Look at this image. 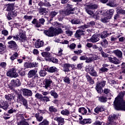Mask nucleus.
Returning a JSON list of instances; mask_svg holds the SVG:
<instances>
[{"mask_svg":"<svg viewBox=\"0 0 125 125\" xmlns=\"http://www.w3.org/2000/svg\"><path fill=\"white\" fill-rule=\"evenodd\" d=\"M125 92H120L118 96L115 98V100L114 101V108L115 110H118L117 107V108L118 107H119V106H122V107H123L125 104V102L124 101V96H125Z\"/></svg>","mask_w":125,"mask_h":125,"instance_id":"1","label":"nucleus"},{"mask_svg":"<svg viewBox=\"0 0 125 125\" xmlns=\"http://www.w3.org/2000/svg\"><path fill=\"white\" fill-rule=\"evenodd\" d=\"M85 6H86L84 7L85 11L89 15H93V11L91 10V9L94 10L98 8V5L96 4H85Z\"/></svg>","mask_w":125,"mask_h":125,"instance_id":"2","label":"nucleus"},{"mask_svg":"<svg viewBox=\"0 0 125 125\" xmlns=\"http://www.w3.org/2000/svg\"><path fill=\"white\" fill-rule=\"evenodd\" d=\"M17 102L21 103L26 109H29V105H28V101L23 97L21 94H18L17 96Z\"/></svg>","mask_w":125,"mask_h":125,"instance_id":"3","label":"nucleus"},{"mask_svg":"<svg viewBox=\"0 0 125 125\" xmlns=\"http://www.w3.org/2000/svg\"><path fill=\"white\" fill-rule=\"evenodd\" d=\"M37 73H38V70H31L28 72L27 77L29 79H37V78H39V75Z\"/></svg>","mask_w":125,"mask_h":125,"instance_id":"4","label":"nucleus"},{"mask_svg":"<svg viewBox=\"0 0 125 125\" xmlns=\"http://www.w3.org/2000/svg\"><path fill=\"white\" fill-rule=\"evenodd\" d=\"M7 77L10 78H17L18 77V73L16 72L15 68H12L11 69H9L6 73Z\"/></svg>","mask_w":125,"mask_h":125,"instance_id":"5","label":"nucleus"},{"mask_svg":"<svg viewBox=\"0 0 125 125\" xmlns=\"http://www.w3.org/2000/svg\"><path fill=\"white\" fill-rule=\"evenodd\" d=\"M106 84V81H103L100 83L98 82L97 83V85L96 86V89L98 93H101V90H102V88L105 86Z\"/></svg>","mask_w":125,"mask_h":125,"instance_id":"6","label":"nucleus"},{"mask_svg":"<svg viewBox=\"0 0 125 125\" xmlns=\"http://www.w3.org/2000/svg\"><path fill=\"white\" fill-rule=\"evenodd\" d=\"M5 99L10 102H16V96L13 94H8L4 96Z\"/></svg>","mask_w":125,"mask_h":125,"instance_id":"7","label":"nucleus"},{"mask_svg":"<svg viewBox=\"0 0 125 125\" xmlns=\"http://www.w3.org/2000/svg\"><path fill=\"white\" fill-rule=\"evenodd\" d=\"M26 120L24 118V117L21 116L17 119L18 125H30L28 122H26Z\"/></svg>","mask_w":125,"mask_h":125,"instance_id":"8","label":"nucleus"},{"mask_svg":"<svg viewBox=\"0 0 125 125\" xmlns=\"http://www.w3.org/2000/svg\"><path fill=\"white\" fill-rule=\"evenodd\" d=\"M87 70H88L89 74H90V76H92V77H98L97 72L94 70V67L89 65L87 67Z\"/></svg>","mask_w":125,"mask_h":125,"instance_id":"9","label":"nucleus"},{"mask_svg":"<svg viewBox=\"0 0 125 125\" xmlns=\"http://www.w3.org/2000/svg\"><path fill=\"white\" fill-rule=\"evenodd\" d=\"M99 35L97 34H94L90 39H87V41L89 42H93V43H94L99 42Z\"/></svg>","mask_w":125,"mask_h":125,"instance_id":"10","label":"nucleus"},{"mask_svg":"<svg viewBox=\"0 0 125 125\" xmlns=\"http://www.w3.org/2000/svg\"><path fill=\"white\" fill-rule=\"evenodd\" d=\"M84 33H85V30L83 29L80 26V29L76 31L75 34V38H81L82 36H84Z\"/></svg>","mask_w":125,"mask_h":125,"instance_id":"11","label":"nucleus"},{"mask_svg":"<svg viewBox=\"0 0 125 125\" xmlns=\"http://www.w3.org/2000/svg\"><path fill=\"white\" fill-rule=\"evenodd\" d=\"M43 33L47 37H54V28H50L48 30H44Z\"/></svg>","mask_w":125,"mask_h":125,"instance_id":"12","label":"nucleus"},{"mask_svg":"<svg viewBox=\"0 0 125 125\" xmlns=\"http://www.w3.org/2000/svg\"><path fill=\"white\" fill-rule=\"evenodd\" d=\"M8 44H9L8 47L11 49H13V50H15V49H17L18 48V45L14 41H11L8 42Z\"/></svg>","mask_w":125,"mask_h":125,"instance_id":"13","label":"nucleus"},{"mask_svg":"<svg viewBox=\"0 0 125 125\" xmlns=\"http://www.w3.org/2000/svg\"><path fill=\"white\" fill-rule=\"evenodd\" d=\"M108 60L110 63H113V64H115V65H118V64L121 63V61L116 57H113V58L109 57H108Z\"/></svg>","mask_w":125,"mask_h":125,"instance_id":"14","label":"nucleus"},{"mask_svg":"<svg viewBox=\"0 0 125 125\" xmlns=\"http://www.w3.org/2000/svg\"><path fill=\"white\" fill-rule=\"evenodd\" d=\"M51 83H52V80L51 79H45L43 82V86L45 89H47L48 87L51 86Z\"/></svg>","mask_w":125,"mask_h":125,"instance_id":"15","label":"nucleus"},{"mask_svg":"<svg viewBox=\"0 0 125 125\" xmlns=\"http://www.w3.org/2000/svg\"><path fill=\"white\" fill-rule=\"evenodd\" d=\"M54 24H55L56 27L55 29L54 28V35H59V34H62L63 33V31H62V29L61 28H57L59 26H60V24H59L57 22H54Z\"/></svg>","mask_w":125,"mask_h":125,"instance_id":"16","label":"nucleus"},{"mask_svg":"<svg viewBox=\"0 0 125 125\" xmlns=\"http://www.w3.org/2000/svg\"><path fill=\"white\" fill-rule=\"evenodd\" d=\"M99 59V57L97 55H94L92 57L87 58L86 59L85 62L86 63H91V62H93V61H95V60H98Z\"/></svg>","mask_w":125,"mask_h":125,"instance_id":"17","label":"nucleus"},{"mask_svg":"<svg viewBox=\"0 0 125 125\" xmlns=\"http://www.w3.org/2000/svg\"><path fill=\"white\" fill-rule=\"evenodd\" d=\"M22 92L23 96H32L33 95V92L31 90H29L28 89H22Z\"/></svg>","mask_w":125,"mask_h":125,"instance_id":"18","label":"nucleus"},{"mask_svg":"<svg viewBox=\"0 0 125 125\" xmlns=\"http://www.w3.org/2000/svg\"><path fill=\"white\" fill-rule=\"evenodd\" d=\"M113 53L119 59H123V52L122 51L117 49L113 51Z\"/></svg>","mask_w":125,"mask_h":125,"instance_id":"19","label":"nucleus"},{"mask_svg":"<svg viewBox=\"0 0 125 125\" xmlns=\"http://www.w3.org/2000/svg\"><path fill=\"white\" fill-rule=\"evenodd\" d=\"M0 108H2L3 110L6 111L8 108V103L6 101H0Z\"/></svg>","mask_w":125,"mask_h":125,"instance_id":"20","label":"nucleus"},{"mask_svg":"<svg viewBox=\"0 0 125 125\" xmlns=\"http://www.w3.org/2000/svg\"><path fill=\"white\" fill-rule=\"evenodd\" d=\"M74 64H70L69 63H65L63 64V70L64 72H70V68H74Z\"/></svg>","mask_w":125,"mask_h":125,"instance_id":"21","label":"nucleus"},{"mask_svg":"<svg viewBox=\"0 0 125 125\" xmlns=\"http://www.w3.org/2000/svg\"><path fill=\"white\" fill-rule=\"evenodd\" d=\"M54 121L57 122L58 125H64V124H65L64 118H62V117H56L54 118Z\"/></svg>","mask_w":125,"mask_h":125,"instance_id":"22","label":"nucleus"},{"mask_svg":"<svg viewBox=\"0 0 125 125\" xmlns=\"http://www.w3.org/2000/svg\"><path fill=\"white\" fill-rule=\"evenodd\" d=\"M105 108L103 105H98L95 109L94 112L97 114H99L100 112H103L105 111Z\"/></svg>","mask_w":125,"mask_h":125,"instance_id":"23","label":"nucleus"},{"mask_svg":"<svg viewBox=\"0 0 125 125\" xmlns=\"http://www.w3.org/2000/svg\"><path fill=\"white\" fill-rule=\"evenodd\" d=\"M19 37H20L21 41L26 40V33L25 31L22 29H20L19 30Z\"/></svg>","mask_w":125,"mask_h":125,"instance_id":"24","label":"nucleus"},{"mask_svg":"<svg viewBox=\"0 0 125 125\" xmlns=\"http://www.w3.org/2000/svg\"><path fill=\"white\" fill-rule=\"evenodd\" d=\"M57 14H58V11H51L49 14L50 21H52L53 18H54Z\"/></svg>","mask_w":125,"mask_h":125,"instance_id":"25","label":"nucleus"},{"mask_svg":"<svg viewBox=\"0 0 125 125\" xmlns=\"http://www.w3.org/2000/svg\"><path fill=\"white\" fill-rule=\"evenodd\" d=\"M44 22H45L44 19H39L38 22L35 25V27H36V28H40V27H42V25L44 24Z\"/></svg>","mask_w":125,"mask_h":125,"instance_id":"26","label":"nucleus"},{"mask_svg":"<svg viewBox=\"0 0 125 125\" xmlns=\"http://www.w3.org/2000/svg\"><path fill=\"white\" fill-rule=\"evenodd\" d=\"M117 115L113 114H111V115H110L108 117V120H109L110 121V123H111V124L112 125H116V123H115L114 122H113V121H114V120H115V119H116L117 118Z\"/></svg>","mask_w":125,"mask_h":125,"instance_id":"27","label":"nucleus"},{"mask_svg":"<svg viewBox=\"0 0 125 125\" xmlns=\"http://www.w3.org/2000/svg\"><path fill=\"white\" fill-rule=\"evenodd\" d=\"M12 85L13 86H19L21 83H20V80L17 79L16 80H12L11 81Z\"/></svg>","mask_w":125,"mask_h":125,"instance_id":"28","label":"nucleus"},{"mask_svg":"<svg viewBox=\"0 0 125 125\" xmlns=\"http://www.w3.org/2000/svg\"><path fill=\"white\" fill-rule=\"evenodd\" d=\"M39 13L41 15H46L47 12L45 8L41 7L39 9Z\"/></svg>","mask_w":125,"mask_h":125,"instance_id":"29","label":"nucleus"},{"mask_svg":"<svg viewBox=\"0 0 125 125\" xmlns=\"http://www.w3.org/2000/svg\"><path fill=\"white\" fill-rule=\"evenodd\" d=\"M47 71L49 73H55V72H58V69L55 66H51L49 68H47Z\"/></svg>","mask_w":125,"mask_h":125,"instance_id":"30","label":"nucleus"},{"mask_svg":"<svg viewBox=\"0 0 125 125\" xmlns=\"http://www.w3.org/2000/svg\"><path fill=\"white\" fill-rule=\"evenodd\" d=\"M72 14L71 11L68 10H66V11H62L61 12V14L63 17L67 16L68 15H70V14Z\"/></svg>","mask_w":125,"mask_h":125,"instance_id":"31","label":"nucleus"},{"mask_svg":"<svg viewBox=\"0 0 125 125\" xmlns=\"http://www.w3.org/2000/svg\"><path fill=\"white\" fill-rule=\"evenodd\" d=\"M107 97L105 96H102L99 97V101L102 103H106V102H107Z\"/></svg>","mask_w":125,"mask_h":125,"instance_id":"32","label":"nucleus"},{"mask_svg":"<svg viewBox=\"0 0 125 125\" xmlns=\"http://www.w3.org/2000/svg\"><path fill=\"white\" fill-rule=\"evenodd\" d=\"M85 77L87 81H88V82L90 83H91V84H93V83H94V81L93 80V79H92V78L89 75L87 74L85 75Z\"/></svg>","mask_w":125,"mask_h":125,"instance_id":"33","label":"nucleus"},{"mask_svg":"<svg viewBox=\"0 0 125 125\" xmlns=\"http://www.w3.org/2000/svg\"><path fill=\"white\" fill-rule=\"evenodd\" d=\"M21 44L24 46V47H25V48H28V46L29 45V42H28L27 40L26 39H23L21 40Z\"/></svg>","mask_w":125,"mask_h":125,"instance_id":"34","label":"nucleus"},{"mask_svg":"<svg viewBox=\"0 0 125 125\" xmlns=\"http://www.w3.org/2000/svg\"><path fill=\"white\" fill-rule=\"evenodd\" d=\"M99 71L100 74H102L103 73H107V72L109 71V68L103 66L102 68L99 69Z\"/></svg>","mask_w":125,"mask_h":125,"instance_id":"35","label":"nucleus"},{"mask_svg":"<svg viewBox=\"0 0 125 125\" xmlns=\"http://www.w3.org/2000/svg\"><path fill=\"white\" fill-rule=\"evenodd\" d=\"M35 46L36 48H40V47L43 46V42L40 41L36 42L35 43Z\"/></svg>","mask_w":125,"mask_h":125,"instance_id":"36","label":"nucleus"},{"mask_svg":"<svg viewBox=\"0 0 125 125\" xmlns=\"http://www.w3.org/2000/svg\"><path fill=\"white\" fill-rule=\"evenodd\" d=\"M78 112H79V113H81L82 115H84V114H86V113H87V110L84 107H80L78 109Z\"/></svg>","mask_w":125,"mask_h":125,"instance_id":"37","label":"nucleus"},{"mask_svg":"<svg viewBox=\"0 0 125 125\" xmlns=\"http://www.w3.org/2000/svg\"><path fill=\"white\" fill-rule=\"evenodd\" d=\"M71 23L75 25H79L81 23V21L79 19H74L70 21Z\"/></svg>","mask_w":125,"mask_h":125,"instance_id":"38","label":"nucleus"},{"mask_svg":"<svg viewBox=\"0 0 125 125\" xmlns=\"http://www.w3.org/2000/svg\"><path fill=\"white\" fill-rule=\"evenodd\" d=\"M42 55L45 58H50V53L48 52H43L42 53Z\"/></svg>","mask_w":125,"mask_h":125,"instance_id":"39","label":"nucleus"},{"mask_svg":"<svg viewBox=\"0 0 125 125\" xmlns=\"http://www.w3.org/2000/svg\"><path fill=\"white\" fill-rule=\"evenodd\" d=\"M35 117L36 118L37 122H42L43 119L42 116H40V113H36Z\"/></svg>","mask_w":125,"mask_h":125,"instance_id":"40","label":"nucleus"},{"mask_svg":"<svg viewBox=\"0 0 125 125\" xmlns=\"http://www.w3.org/2000/svg\"><path fill=\"white\" fill-rule=\"evenodd\" d=\"M109 36V33H108V31H104L101 34V39H105V38H107Z\"/></svg>","mask_w":125,"mask_h":125,"instance_id":"41","label":"nucleus"},{"mask_svg":"<svg viewBox=\"0 0 125 125\" xmlns=\"http://www.w3.org/2000/svg\"><path fill=\"white\" fill-rule=\"evenodd\" d=\"M101 52V54L102 56V57H103V58H107V57L108 58V59H109V55H108V54L104 52V51H103V50H102V49H101V51H100Z\"/></svg>","mask_w":125,"mask_h":125,"instance_id":"42","label":"nucleus"},{"mask_svg":"<svg viewBox=\"0 0 125 125\" xmlns=\"http://www.w3.org/2000/svg\"><path fill=\"white\" fill-rule=\"evenodd\" d=\"M49 111L51 113H56L57 112V108L54 106H50L49 107Z\"/></svg>","mask_w":125,"mask_h":125,"instance_id":"43","label":"nucleus"},{"mask_svg":"<svg viewBox=\"0 0 125 125\" xmlns=\"http://www.w3.org/2000/svg\"><path fill=\"white\" fill-rule=\"evenodd\" d=\"M81 124L83 125H86V124H91V121L90 119H84L83 121H81Z\"/></svg>","mask_w":125,"mask_h":125,"instance_id":"44","label":"nucleus"},{"mask_svg":"<svg viewBox=\"0 0 125 125\" xmlns=\"http://www.w3.org/2000/svg\"><path fill=\"white\" fill-rule=\"evenodd\" d=\"M50 94L52 96H53L54 98L55 99H56L57 98H58V95L56 92H55L54 90H52L50 92Z\"/></svg>","mask_w":125,"mask_h":125,"instance_id":"45","label":"nucleus"},{"mask_svg":"<svg viewBox=\"0 0 125 125\" xmlns=\"http://www.w3.org/2000/svg\"><path fill=\"white\" fill-rule=\"evenodd\" d=\"M7 6V10L8 11H10V10H12L13 9V4H7L6 5Z\"/></svg>","mask_w":125,"mask_h":125,"instance_id":"46","label":"nucleus"},{"mask_svg":"<svg viewBox=\"0 0 125 125\" xmlns=\"http://www.w3.org/2000/svg\"><path fill=\"white\" fill-rule=\"evenodd\" d=\"M41 101H43V102H48L50 101L49 99V97L47 96H42Z\"/></svg>","mask_w":125,"mask_h":125,"instance_id":"47","label":"nucleus"},{"mask_svg":"<svg viewBox=\"0 0 125 125\" xmlns=\"http://www.w3.org/2000/svg\"><path fill=\"white\" fill-rule=\"evenodd\" d=\"M114 12H115V10L114 9H109L106 11V13L108 15L110 16V18L112 17V16H113V14H114Z\"/></svg>","mask_w":125,"mask_h":125,"instance_id":"48","label":"nucleus"},{"mask_svg":"<svg viewBox=\"0 0 125 125\" xmlns=\"http://www.w3.org/2000/svg\"><path fill=\"white\" fill-rule=\"evenodd\" d=\"M23 19L28 20V21H31L33 19V16L24 15L23 16Z\"/></svg>","mask_w":125,"mask_h":125,"instance_id":"49","label":"nucleus"},{"mask_svg":"<svg viewBox=\"0 0 125 125\" xmlns=\"http://www.w3.org/2000/svg\"><path fill=\"white\" fill-rule=\"evenodd\" d=\"M63 82L65 83H67V84H70L71 82V80H70V78L68 77V76H66L63 78Z\"/></svg>","mask_w":125,"mask_h":125,"instance_id":"50","label":"nucleus"},{"mask_svg":"<svg viewBox=\"0 0 125 125\" xmlns=\"http://www.w3.org/2000/svg\"><path fill=\"white\" fill-rule=\"evenodd\" d=\"M39 125H49V122L46 120H43L42 122L39 124Z\"/></svg>","mask_w":125,"mask_h":125,"instance_id":"51","label":"nucleus"},{"mask_svg":"<svg viewBox=\"0 0 125 125\" xmlns=\"http://www.w3.org/2000/svg\"><path fill=\"white\" fill-rule=\"evenodd\" d=\"M101 44L104 47H106V46L108 45V41H107V40L106 39H104L103 42H101Z\"/></svg>","mask_w":125,"mask_h":125,"instance_id":"52","label":"nucleus"},{"mask_svg":"<svg viewBox=\"0 0 125 125\" xmlns=\"http://www.w3.org/2000/svg\"><path fill=\"white\" fill-rule=\"evenodd\" d=\"M66 7L68 8L67 10H69L70 12L75 10V8H73V5L70 4H67Z\"/></svg>","mask_w":125,"mask_h":125,"instance_id":"53","label":"nucleus"},{"mask_svg":"<svg viewBox=\"0 0 125 125\" xmlns=\"http://www.w3.org/2000/svg\"><path fill=\"white\" fill-rule=\"evenodd\" d=\"M46 71L45 70H41L39 72L40 77H45L46 76Z\"/></svg>","mask_w":125,"mask_h":125,"instance_id":"54","label":"nucleus"},{"mask_svg":"<svg viewBox=\"0 0 125 125\" xmlns=\"http://www.w3.org/2000/svg\"><path fill=\"white\" fill-rule=\"evenodd\" d=\"M61 114L62 115H64L65 116H69V115H70V112H69V110L65 109L64 110H62L61 111Z\"/></svg>","mask_w":125,"mask_h":125,"instance_id":"55","label":"nucleus"},{"mask_svg":"<svg viewBox=\"0 0 125 125\" xmlns=\"http://www.w3.org/2000/svg\"><path fill=\"white\" fill-rule=\"evenodd\" d=\"M110 18H103L101 19V21L102 22H103V23H107V22H109V20L110 19Z\"/></svg>","mask_w":125,"mask_h":125,"instance_id":"56","label":"nucleus"},{"mask_svg":"<svg viewBox=\"0 0 125 125\" xmlns=\"http://www.w3.org/2000/svg\"><path fill=\"white\" fill-rule=\"evenodd\" d=\"M17 56H18V53L17 52L15 53L14 54H13L11 57H10V59L11 60H12V61L13 60H15V59H16V58H17Z\"/></svg>","mask_w":125,"mask_h":125,"instance_id":"57","label":"nucleus"},{"mask_svg":"<svg viewBox=\"0 0 125 125\" xmlns=\"http://www.w3.org/2000/svg\"><path fill=\"white\" fill-rule=\"evenodd\" d=\"M14 17L15 16H17V14L15 11H11L10 13H8V16Z\"/></svg>","mask_w":125,"mask_h":125,"instance_id":"58","label":"nucleus"},{"mask_svg":"<svg viewBox=\"0 0 125 125\" xmlns=\"http://www.w3.org/2000/svg\"><path fill=\"white\" fill-rule=\"evenodd\" d=\"M5 49V45L2 43H0V52H2Z\"/></svg>","mask_w":125,"mask_h":125,"instance_id":"59","label":"nucleus"},{"mask_svg":"<svg viewBox=\"0 0 125 125\" xmlns=\"http://www.w3.org/2000/svg\"><path fill=\"white\" fill-rule=\"evenodd\" d=\"M35 97L37 99H40V100H42V95L38 93L35 95Z\"/></svg>","mask_w":125,"mask_h":125,"instance_id":"60","label":"nucleus"},{"mask_svg":"<svg viewBox=\"0 0 125 125\" xmlns=\"http://www.w3.org/2000/svg\"><path fill=\"white\" fill-rule=\"evenodd\" d=\"M116 109H117V110L119 111L120 110H125V103L123 106L122 105H120L118 107H116Z\"/></svg>","mask_w":125,"mask_h":125,"instance_id":"61","label":"nucleus"},{"mask_svg":"<svg viewBox=\"0 0 125 125\" xmlns=\"http://www.w3.org/2000/svg\"><path fill=\"white\" fill-rule=\"evenodd\" d=\"M120 36H117V37H116V38H115V37H113V36H112L111 37V38H110V41H111V42H117V40L119 39V38H120Z\"/></svg>","mask_w":125,"mask_h":125,"instance_id":"62","label":"nucleus"},{"mask_svg":"<svg viewBox=\"0 0 125 125\" xmlns=\"http://www.w3.org/2000/svg\"><path fill=\"white\" fill-rule=\"evenodd\" d=\"M117 13H119V14H123V15H125V10L123 9H118L117 10Z\"/></svg>","mask_w":125,"mask_h":125,"instance_id":"63","label":"nucleus"},{"mask_svg":"<svg viewBox=\"0 0 125 125\" xmlns=\"http://www.w3.org/2000/svg\"><path fill=\"white\" fill-rule=\"evenodd\" d=\"M2 35H3L4 36H8V31L6 30H3L1 31Z\"/></svg>","mask_w":125,"mask_h":125,"instance_id":"64","label":"nucleus"}]
</instances>
